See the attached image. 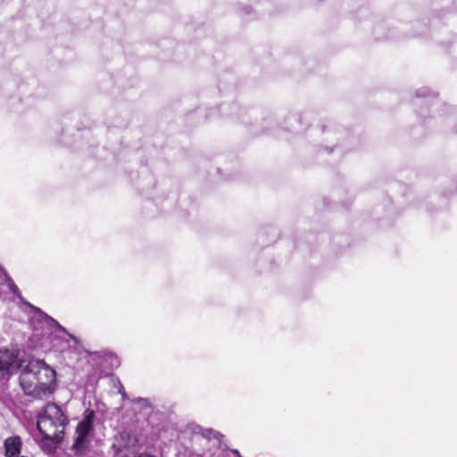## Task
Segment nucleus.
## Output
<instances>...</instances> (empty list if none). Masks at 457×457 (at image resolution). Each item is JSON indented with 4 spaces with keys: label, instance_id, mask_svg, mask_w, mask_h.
<instances>
[{
    "label": "nucleus",
    "instance_id": "f257e3e1",
    "mask_svg": "<svg viewBox=\"0 0 457 457\" xmlns=\"http://www.w3.org/2000/svg\"><path fill=\"white\" fill-rule=\"evenodd\" d=\"M68 419L55 403H48L37 416V426L44 438L62 440Z\"/></svg>",
    "mask_w": 457,
    "mask_h": 457
},
{
    "label": "nucleus",
    "instance_id": "f03ea898",
    "mask_svg": "<svg viewBox=\"0 0 457 457\" xmlns=\"http://www.w3.org/2000/svg\"><path fill=\"white\" fill-rule=\"evenodd\" d=\"M29 362L39 386L42 387L46 396L48 397L53 393L55 386V370L41 360H31Z\"/></svg>",
    "mask_w": 457,
    "mask_h": 457
},
{
    "label": "nucleus",
    "instance_id": "7ed1b4c3",
    "mask_svg": "<svg viewBox=\"0 0 457 457\" xmlns=\"http://www.w3.org/2000/svg\"><path fill=\"white\" fill-rule=\"evenodd\" d=\"M95 411L87 409L83 413V419L79 422L72 448L76 452L84 451L89 445V436L94 428Z\"/></svg>",
    "mask_w": 457,
    "mask_h": 457
},
{
    "label": "nucleus",
    "instance_id": "20e7f679",
    "mask_svg": "<svg viewBox=\"0 0 457 457\" xmlns=\"http://www.w3.org/2000/svg\"><path fill=\"white\" fill-rule=\"evenodd\" d=\"M19 355L20 350L17 348L0 349V386H3L20 368Z\"/></svg>",
    "mask_w": 457,
    "mask_h": 457
},
{
    "label": "nucleus",
    "instance_id": "39448f33",
    "mask_svg": "<svg viewBox=\"0 0 457 457\" xmlns=\"http://www.w3.org/2000/svg\"><path fill=\"white\" fill-rule=\"evenodd\" d=\"M35 376L36 375L32 372L31 366L29 362L20 375V385L23 392L27 395H30L37 399L46 398L44 390L39 386V383H37V379Z\"/></svg>",
    "mask_w": 457,
    "mask_h": 457
},
{
    "label": "nucleus",
    "instance_id": "423d86ee",
    "mask_svg": "<svg viewBox=\"0 0 457 457\" xmlns=\"http://www.w3.org/2000/svg\"><path fill=\"white\" fill-rule=\"evenodd\" d=\"M6 281H7V286H8L10 291L13 295H15L20 299V301L21 303H23L25 305H27L29 308H30L35 313H38L40 317H44L46 319V322L49 325H54L60 331H62V332L66 333L68 335V337H70V339L71 340V342L73 343V345H72L73 346H77L79 345V339L76 337L67 333L66 329L63 327H62L55 320H54L53 318L47 316L39 308H37V307L32 305L31 303L26 302L22 298L18 287L14 284L13 280L11 278L8 277L6 278Z\"/></svg>",
    "mask_w": 457,
    "mask_h": 457
},
{
    "label": "nucleus",
    "instance_id": "0eeeda50",
    "mask_svg": "<svg viewBox=\"0 0 457 457\" xmlns=\"http://www.w3.org/2000/svg\"><path fill=\"white\" fill-rule=\"evenodd\" d=\"M132 403L135 405L138 406L139 410L141 411H145V413L150 412L153 409V404H152L151 401L146 398H142V397L134 398L132 400Z\"/></svg>",
    "mask_w": 457,
    "mask_h": 457
},
{
    "label": "nucleus",
    "instance_id": "6e6552de",
    "mask_svg": "<svg viewBox=\"0 0 457 457\" xmlns=\"http://www.w3.org/2000/svg\"><path fill=\"white\" fill-rule=\"evenodd\" d=\"M203 436L208 439L218 438L220 433L212 428H206L203 431Z\"/></svg>",
    "mask_w": 457,
    "mask_h": 457
},
{
    "label": "nucleus",
    "instance_id": "1a4fd4ad",
    "mask_svg": "<svg viewBox=\"0 0 457 457\" xmlns=\"http://www.w3.org/2000/svg\"><path fill=\"white\" fill-rule=\"evenodd\" d=\"M116 387L118 389L119 394H120L122 395V397L124 398L126 396V393H125L123 386L121 385V383L120 381H118Z\"/></svg>",
    "mask_w": 457,
    "mask_h": 457
},
{
    "label": "nucleus",
    "instance_id": "9d476101",
    "mask_svg": "<svg viewBox=\"0 0 457 457\" xmlns=\"http://www.w3.org/2000/svg\"><path fill=\"white\" fill-rule=\"evenodd\" d=\"M428 94V90L427 88H421L417 92L418 96L425 97Z\"/></svg>",
    "mask_w": 457,
    "mask_h": 457
},
{
    "label": "nucleus",
    "instance_id": "9b49d317",
    "mask_svg": "<svg viewBox=\"0 0 457 457\" xmlns=\"http://www.w3.org/2000/svg\"><path fill=\"white\" fill-rule=\"evenodd\" d=\"M232 453L237 455V457H241L239 454V452L237 450H233Z\"/></svg>",
    "mask_w": 457,
    "mask_h": 457
}]
</instances>
